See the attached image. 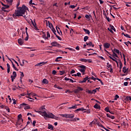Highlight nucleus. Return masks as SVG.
Here are the masks:
<instances>
[{"mask_svg":"<svg viewBox=\"0 0 131 131\" xmlns=\"http://www.w3.org/2000/svg\"><path fill=\"white\" fill-rule=\"evenodd\" d=\"M27 10H28V8L24 5L22 7L17 8L16 10H15V13L12 15V17H13L14 19H16L17 17L23 16L25 19H26V18L28 17V15H25Z\"/></svg>","mask_w":131,"mask_h":131,"instance_id":"obj_1","label":"nucleus"},{"mask_svg":"<svg viewBox=\"0 0 131 131\" xmlns=\"http://www.w3.org/2000/svg\"><path fill=\"white\" fill-rule=\"evenodd\" d=\"M45 119H47V118H51L52 119H58V117L55 116L52 113H47V112H45L44 115L43 116Z\"/></svg>","mask_w":131,"mask_h":131,"instance_id":"obj_2","label":"nucleus"},{"mask_svg":"<svg viewBox=\"0 0 131 131\" xmlns=\"http://www.w3.org/2000/svg\"><path fill=\"white\" fill-rule=\"evenodd\" d=\"M1 4L3 6V7H2V11H4V12H10V10H6V9H9L10 6L8 5H5L3 2H1Z\"/></svg>","mask_w":131,"mask_h":131,"instance_id":"obj_3","label":"nucleus"},{"mask_svg":"<svg viewBox=\"0 0 131 131\" xmlns=\"http://www.w3.org/2000/svg\"><path fill=\"white\" fill-rule=\"evenodd\" d=\"M60 116H62V117H64L65 118H74V115L73 114H61L60 115Z\"/></svg>","mask_w":131,"mask_h":131,"instance_id":"obj_4","label":"nucleus"},{"mask_svg":"<svg viewBox=\"0 0 131 131\" xmlns=\"http://www.w3.org/2000/svg\"><path fill=\"white\" fill-rule=\"evenodd\" d=\"M79 68H80L79 69V71L80 72H85V70H86V67L83 65H81L79 66Z\"/></svg>","mask_w":131,"mask_h":131,"instance_id":"obj_5","label":"nucleus"},{"mask_svg":"<svg viewBox=\"0 0 131 131\" xmlns=\"http://www.w3.org/2000/svg\"><path fill=\"white\" fill-rule=\"evenodd\" d=\"M46 26H48V25L49 28L52 29V28H54V27H53V24H52V23H50V21L46 20Z\"/></svg>","mask_w":131,"mask_h":131,"instance_id":"obj_6","label":"nucleus"},{"mask_svg":"<svg viewBox=\"0 0 131 131\" xmlns=\"http://www.w3.org/2000/svg\"><path fill=\"white\" fill-rule=\"evenodd\" d=\"M20 106H24V109L26 110V109H30V106H29V105L26 103H21L20 104Z\"/></svg>","mask_w":131,"mask_h":131,"instance_id":"obj_7","label":"nucleus"},{"mask_svg":"<svg viewBox=\"0 0 131 131\" xmlns=\"http://www.w3.org/2000/svg\"><path fill=\"white\" fill-rule=\"evenodd\" d=\"M28 30V28L27 27H26V33L27 35L25 39L26 41L28 40L29 38V35H28V32H27Z\"/></svg>","mask_w":131,"mask_h":131,"instance_id":"obj_8","label":"nucleus"},{"mask_svg":"<svg viewBox=\"0 0 131 131\" xmlns=\"http://www.w3.org/2000/svg\"><path fill=\"white\" fill-rule=\"evenodd\" d=\"M89 79V76H86V77L83 78V80L82 81H79V83H84V82H86V80Z\"/></svg>","mask_w":131,"mask_h":131,"instance_id":"obj_9","label":"nucleus"},{"mask_svg":"<svg viewBox=\"0 0 131 131\" xmlns=\"http://www.w3.org/2000/svg\"><path fill=\"white\" fill-rule=\"evenodd\" d=\"M122 71L123 73H127L128 72V68H126V67L124 66L123 68Z\"/></svg>","mask_w":131,"mask_h":131,"instance_id":"obj_10","label":"nucleus"},{"mask_svg":"<svg viewBox=\"0 0 131 131\" xmlns=\"http://www.w3.org/2000/svg\"><path fill=\"white\" fill-rule=\"evenodd\" d=\"M48 63V61L46 62H41L39 63L36 64L35 65V66H42V65H45V64H47Z\"/></svg>","mask_w":131,"mask_h":131,"instance_id":"obj_11","label":"nucleus"},{"mask_svg":"<svg viewBox=\"0 0 131 131\" xmlns=\"http://www.w3.org/2000/svg\"><path fill=\"white\" fill-rule=\"evenodd\" d=\"M35 112H36L37 113H39V114H40V115H41V116H43V115L45 114V111H35Z\"/></svg>","mask_w":131,"mask_h":131,"instance_id":"obj_12","label":"nucleus"},{"mask_svg":"<svg viewBox=\"0 0 131 131\" xmlns=\"http://www.w3.org/2000/svg\"><path fill=\"white\" fill-rule=\"evenodd\" d=\"M51 46H52V47H58V46H59V43H58V42L56 41H53L51 42Z\"/></svg>","mask_w":131,"mask_h":131,"instance_id":"obj_13","label":"nucleus"},{"mask_svg":"<svg viewBox=\"0 0 131 131\" xmlns=\"http://www.w3.org/2000/svg\"><path fill=\"white\" fill-rule=\"evenodd\" d=\"M110 43H104L103 44V47H104V48H105V49H109V48H110Z\"/></svg>","mask_w":131,"mask_h":131,"instance_id":"obj_14","label":"nucleus"},{"mask_svg":"<svg viewBox=\"0 0 131 131\" xmlns=\"http://www.w3.org/2000/svg\"><path fill=\"white\" fill-rule=\"evenodd\" d=\"M113 51H114L115 53H116L118 55H121V52L119 51V50L115 48Z\"/></svg>","mask_w":131,"mask_h":131,"instance_id":"obj_15","label":"nucleus"},{"mask_svg":"<svg viewBox=\"0 0 131 131\" xmlns=\"http://www.w3.org/2000/svg\"><path fill=\"white\" fill-rule=\"evenodd\" d=\"M80 104H75L74 106L68 107V109H76L77 108V106H79Z\"/></svg>","mask_w":131,"mask_h":131,"instance_id":"obj_16","label":"nucleus"},{"mask_svg":"<svg viewBox=\"0 0 131 131\" xmlns=\"http://www.w3.org/2000/svg\"><path fill=\"white\" fill-rule=\"evenodd\" d=\"M18 43L20 46H23V43H24V42L23 41V40L22 39L19 38L18 39Z\"/></svg>","mask_w":131,"mask_h":131,"instance_id":"obj_17","label":"nucleus"},{"mask_svg":"<svg viewBox=\"0 0 131 131\" xmlns=\"http://www.w3.org/2000/svg\"><path fill=\"white\" fill-rule=\"evenodd\" d=\"M85 18H86L88 21H90L91 18H92V15L86 14L85 15Z\"/></svg>","mask_w":131,"mask_h":131,"instance_id":"obj_18","label":"nucleus"},{"mask_svg":"<svg viewBox=\"0 0 131 131\" xmlns=\"http://www.w3.org/2000/svg\"><path fill=\"white\" fill-rule=\"evenodd\" d=\"M86 46H88V47H94V44L92 42V41H89V42H86Z\"/></svg>","mask_w":131,"mask_h":131,"instance_id":"obj_19","label":"nucleus"},{"mask_svg":"<svg viewBox=\"0 0 131 131\" xmlns=\"http://www.w3.org/2000/svg\"><path fill=\"white\" fill-rule=\"evenodd\" d=\"M107 117H108V118H111V119H115V117L113 115H111L109 114H106Z\"/></svg>","mask_w":131,"mask_h":131,"instance_id":"obj_20","label":"nucleus"},{"mask_svg":"<svg viewBox=\"0 0 131 131\" xmlns=\"http://www.w3.org/2000/svg\"><path fill=\"white\" fill-rule=\"evenodd\" d=\"M94 108L95 109H101V106H100L98 103H96L94 105Z\"/></svg>","mask_w":131,"mask_h":131,"instance_id":"obj_21","label":"nucleus"},{"mask_svg":"<svg viewBox=\"0 0 131 131\" xmlns=\"http://www.w3.org/2000/svg\"><path fill=\"white\" fill-rule=\"evenodd\" d=\"M83 31H84V32L86 34H89V35H90L91 32H90V30L86 29H83Z\"/></svg>","mask_w":131,"mask_h":131,"instance_id":"obj_22","label":"nucleus"},{"mask_svg":"<svg viewBox=\"0 0 131 131\" xmlns=\"http://www.w3.org/2000/svg\"><path fill=\"white\" fill-rule=\"evenodd\" d=\"M48 129H51V130H54V127L50 124H48Z\"/></svg>","mask_w":131,"mask_h":131,"instance_id":"obj_23","label":"nucleus"},{"mask_svg":"<svg viewBox=\"0 0 131 131\" xmlns=\"http://www.w3.org/2000/svg\"><path fill=\"white\" fill-rule=\"evenodd\" d=\"M61 59H63V57L61 56L58 57L55 59V61L56 62H60V61H61Z\"/></svg>","mask_w":131,"mask_h":131,"instance_id":"obj_24","label":"nucleus"},{"mask_svg":"<svg viewBox=\"0 0 131 131\" xmlns=\"http://www.w3.org/2000/svg\"><path fill=\"white\" fill-rule=\"evenodd\" d=\"M42 83L45 84H48V83H49V81L47 79H43L42 80Z\"/></svg>","mask_w":131,"mask_h":131,"instance_id":"obj_25","label":"nucleus"},{"mask_svg":"<svg viewBox=\"0 0 131 131\" xmlns=\"http://www.w3.org/2000/svg\"><path fill=\"white\" fill-rule=\"evenodd\" d=\"M84 110H86V109H85L83 107L79 108L75 110V112L76 111H84Z\"/></svg>","mask_w":131,"mask_h":131,"instance_id":"obj_26","label":"nucleus"},{"mask_svg":"<svg viewBox=\"0 0 131 131\" xmlns=\"http://www.w3.org/2000/svg\"><path fill=\"white\" fill-rule=\"evenodd\" d=\"M6 2L8 4V5H12L13 3V0H5Z\"/></svg>","mask_w":131,"mask_h":131,"instance_id":"obj_27","label":"nucleus"},{"mask_svg":"<svg viewBox=\"0 0 131 131\" xmlns=\"http://www.w3.org/2000/svg\"><path fill=\"white\" fill-rule=\"evenodd\" d=\"M39 110H40V111H42V112H43V110H46V108H45V105H42L39 108Z\"/></svg>","mask_w":131,"mask_h":131,"instance_id":"obj_28","label":"nucleus"},{"mask_svg":"<svg viewBox=\"0 0 131 131\" xmlns=\"http://www.w3.org/2000/svg\"><path fill=\"white\" fill-rule=\"evenodd\" d=\"M109 58L113 60V61H114V62H117V59L116 57H113L112 56H110Z\"/></svg>","mask_w":131,"mask_h":131,"instance_id":"obj_29","label":"nucleus"},{"mask_svg":"<svg viewBox=\"0 0 131 131\" xmlns=\"http://www.w3.org/2000/svg\"><path fill=\"white\" fill-rule=\"evenodd\" d=\"M12 77H14L16 78L17 77V73L16 72H13L12 75L11 76Z\"/></svg>","mask_w":131,"mask_h":131,"instance_id":"obj_30","label":"nucleus"},{"mask_svg":"<svg viewBox=\"0 0 131 131\" xmlns=\"http://www.w3.org/2000/svg\"><path fill=\"white\" fill-rule=\"evenodd\" d=\"M113 52V55H112V57L113 58H114V57H116V58H118V55H117V54H116L115 53V52H114L113 51H112Z\"/></svg>","mask_w":131,"mask_h":131,"instance_id":"obj_31","label":"nucleus"},{"mask_svg":"<svg viewBox=\"0 0 131 131\" xmlns=\"http://www.w3.org/2000/svg\"><path fill=\"white\" fill-rule=\"evenodd\" d=\"M119 69H122V62H121V60H119Z\"/></svg>","mask_w":131,"mask_h":131,"instance_id":"obj_32","label":"nucleus"},{"mask_svg":"<svg viewBox=\"0 0 131 131\" xmlns=\"http://www.w3.org/2000/svg\"><path fill=\"white\" fill-rule=\"evenodd\" d=\"M51 30H52V32L54 33V34H55V35H57V34L56 33V30L54 28H52L51 29Z\"/></svg>","mask_w":131,"mask_h":131,"instance_id":"obj_33","label":"nucleus"},{"mask_svg":"<svg viewBox=\"0 0 131 131\" xmlns=\"http://www.w3.org/2000/svg\"><path fill=\"white\" fill-rule=\"evenodd\" d=\"M47 37L45 38L46 39H48L49 37H51V35L50 34V32L49 31L47 32Z\"/></svg>","mask_w":131,"mask_h":131,"instance_id":"obj_34","label":"nucleus"},{"mask_svg":"<svg viewBox=\"0 0 131 131\" xmlns=\"http://www.w3.org/2000/svg\"><path fill=\"white\" fill-rule=\"evenodd\" d=\"M80 61H81V62H88V59H84V58H81L80 59Z\"/></svg>","mask_w":131,"mask_h":131,"instance_id":"obj_35","label":"nucleus"},{"mask_svg":"<svg viewBox=\"0 0 131 131\" xmlns=\"http://www.w3.org/2000/svg\"><path fill=\"white\" fill-rule=\"evenodd\" d=\"M111 28L112 30L114 31V32H116V29H115V28H114V26H111Z\"/></svg>","mask_w":131,"mask_h":131,"instance_id":"obj_36","label":"nucleus"},{"mask_svg":"<svg viewBox=\"0 0 131 131\" xmlns=\"http://www.w3.org/2000/svg\"><path fill=\"white\" fill-rule=\"evenodd\" d=\"M77 90L79 92L83 91V88H81V87H77Z\"/></svg>","mask_w":131,"mask_h":131,"instance_id":"obj_37","label":"nucleus"},{"mask_svg":"<svg viewBox=\"0 0 131 131\" xmlns=\"http://www.w3.org/2000/svg\"><path fill=\"white\" fill-rule=\"evenodd\" d=\"M17 118H18V120H20V119H22V115L19 114L17 116Z\"/></svg>","mask_w":131,"mask_h":131,"instance_id":"obj_38","label":"nucleus"},{"mask_svg":"<svg viewBox=\"0 0 131 131\" xmlns=\"http://www.w3.org/2000/svg\"><path fill=\"white\" fill-rule=\"evenodd\" d=\"M124 44L127 46V47H128V44L131 45V42L129 41H128L127 42H124Z\"/></svg>","mask_w":131,"mask_h":131,"instance_id":"obj_39","label":"nucleus"},{"mask_svg":"<svg viewBox=\"0 0 131 131\" xmlns=\"http://www.w3.org/2000/svg\"><path fill=\"white\" fill-rule=\"evenodd\" d=\"M89 39V36H85L84 37V41H86Z\"/></svg>","mask_w":131,"mask_h":131,"instance_id":"obj_40","label":"nucleus"},{"mask_svg":"<svg viewBox=\"0 0 131 131\" xmlns=\"http://www.w3.org/2000/svg\"><path fill=\"white\" fill-rule=\"evenodd\" d=\"M20 78L22 79L23 78V77H24V73H23V72H20Z\"/></svg>","mask_w":131,"mask_h":131,"instance_id":"obj_41","label":"nucleus"},{"mask_svg":"<svg viewBox=\"0 0 131 131\" xmlns=\"http://www.w3.org/2000/svg\"><path fill=\"white\" fill-rule=\"evenodd\" d=\"M68 50H69L70 51H72L73 52H75V49L71 48H67Z\"/></svg>","mask_w":131,"mask_h":131,"instance_id":"obj_42","label":"nucleus"},{"mask_svg":"<svg viewBox=\"0 0 131 131\" xmlns=\"http://www.w3.org/2000/svg\"><path fill=\"white\" fill-rule=\"evenodd\" d=\"M104 110L106 112H110V110H109V107H105Z\"/></svg>","mask_w":131,"mask_h":131,"instance_id":"obj_43","label":"nucleus"},{"mask_svg":"<svg viewBox=\"0 0 131 131\" xmlns=\"http://www.w3.org/2000/svg\"><path fill=\"white\" fill-rule=\"evenodd\" d=\"M105 18L108 22H110V21H111V18H109V17L106 16Z\"/></svg>","mask_w":131,"mask_h":131,"instance_id":"obj_44","label":"nucleus"},{"mask_svg":"<svg viewBox=\"0 0 131 131\" xmlns=\"http://www.w3.org/2000/svg\"><path fill=\"white\" fill-rule=\"evenodd\" d=\"M124 36H125V37H127V38H130V36H129V35L128 34H124Z\"/></svg>","mask_w":131,"mask_h":131,"instance_id":"obj_45","label":"nucleus"},{"mask_svg":"<svg viewBox=\"0 0 131 131\" xmlns=\"http://www.w3.org/2000/svg\"><path fill=\"white\" fill-rule=\"evenodd\" d=\"M118 98H119V96H118V95H116L115 96L114 100L115 101H116V100H117V99H118Z\"/></svg>","mask_w":131,"mask_h":131,"instance_id":"obj_46","label":"nucleus"},{"mask_svg":"<svg viewBox=\"0 0 131 131\" xmlns=\"http://www.w3.org/2000/svg\"><path fill=\"white\" fill-rule=\"evenodd\" d=\"M107 67H108V68H112V66L111 65V64H110V63H109V62H107Z\"/></svg>","mask_w":131,"mask_h":131,"instance_id":"obj_47","label":"nucleus"},{"mask_svg":"<svg viewBox=\"0 0 131 131\" xmlns=\"http://www.w3.org/2000/svg\"><path fill=\"white\" fill-rule=\"evenodd\" d=\"M101 127L104 128V129H105L106 131H110V130H109L108 129L105 128L104 126H103V125H101Z\"/></svg>","mask_w":131,"mask_h":131,"instance_id":"obj_48","label":"nucleus"},{"mask_svg":"<svg viewBox=\"0 0 131 131\" xmlns=\"http://www.w3.org/2000/svg\"><path fill=\"white\" fill-rule=\"evenodd\" d=\"M13 68H14V69H15V70H16V71H18V69L17 68H16V67L15 66V64H13V66H12Z\"/></svg>","mask_w":131,"mask_h":131,"instance_id":"obj_49","label":"nucleus"},{"mask_svg":"<svg viewBox=\"0 0 131 131\" xmlns=\"http://www.w3.org/2000/svg\"><path fill=\"white\" fill-rule=\"evenodd\" d=\"M25 62V60H22V63H20V66H24Z\"/></svg>","mask_w":131,"mask_h":131,"instance_id":"obj_50","label":"nucleus"},{"mask_svg":"<svg viewBox=\"0 0 131 131\" xmlns=\"http://www.w3.org/2000/svg\"><path fill=\"white\" fill-rule=\"evenodd\" d=\"M55 36L57 37V38H58L59 40H62V38H60V36H58L57 35H55Z\"/></svg>","mask_w":131,"mask_h":131,"instance_id":"obj_51","label":"nucleus"},{"mask_svg":"<svg viewBox=\"0 0 131 131\" xmlns=\"http://www.w3.org/2000/svg\"><path fill=\"white\" fill-rule=\"evenodd\" d=\"M70 8H71V9H74V8H76V6L75 5H71L70 6Z\"/></svg>","mask_w":131,"mask_h":131,"instance_id":"obj_52","label":"nucleus"},{"mask_svg":"<svg viewBox=\"0 0 131 131\" xmlns=\"http://www.w3.org/2000/svg\"><path fill=\"white\" fill-rule=\"evenodd\" d=\"M91 79H92L93 80H94V81H96V80H97V78H95L94 76H92Z\"/></svg>","mask_w":131,"mask_h":131,"instance_id":"obj_53","label":"nucleus"},{"mask_svg":"<svg viewBox=\"0 0 131 131\" xmlns=\"http://www.w3.org/2000/svg\"><path fill=\"white\" fill-rule=\"evenodd\" d=\"M36 123V120H34V121H33V123H32L33 126H35Z\"/></svg>","mask_w":131,"mask_h":131,"instance_id":"obj_54","label":"nucleus"},{"mask_svg":"<svg viewBox=\"0 0 131 131\" xmlns=\"http://www.w3.org/2000/svg\"><path fill=\"white\" fill-rule=\"evenodd\" d=\"M64 73H65V72L64 71H60V75H63V74H64Z\"/></svg>","mask_w":131,"mask_h":131,"instance_id":"obj_55","label":"nucleus"},{"mask_svg":"<svg viewBox=\"0 0 131 131\" xmlns=\"http://www.w3.org/2000/svg\"><path fill=\"white\" fill-rule=\"evenodd\" d=\"M32 24H33L34 27H35V28H36V29H37V28L36 27V23H32Z\"/></svg>","mask_w":131,"mask_h":131,"instance_id":"obj_56","label":"nucleus"},{"mask_svg":"<svg viewBox=\"0 0 131 131\" xmlns=\"http://www.w3.org/2000/svg\"><path fill=\"white\" fill-rule=\"evenodd\" d=\"M86 93H88V94H92L93 93V92H92V91H91V90H87L86 91Z\"/></svg>","mask_w":131,"mask_h":131,"instance_id":"obj_57","label":"nucleus"},{"mask_svg":"<svg viewBox=\"0 0 131 131\" xmlns=\"http://www.w3.org/2000/svg\"><path fill=\"white\" fill-rule=\"evenodd\" d=\"M92 94H95V93H97L96 89H94V90H92Z\"/></svg>","mask_w":131,"mask_h":131,"instance_id":"obj_58","label":"nucleus"},{"mask_svg":"<svg viewBox=\"0 0 131 131\" xmlns=\"http://www.w3.org/2000/svg\"><path fill=\"white\" fill-rule=\"evenodd\" d=\"M19 6H20V1L18 2V3L16 4V8L18 9L19 8Z\"/></svg>","mask_w":131,"mask_h":131,"instance_id":"obj_59","label":"nucleus"},{"mask_svg":"<svg viewBox=\"0 0 131 131\" xmlns=\"http://www.w3.org/2000/svg\"><path fill=\"white\" fill-rule=\"evenodd\" d=\"M123 84H124V85L125 86H127V85L128 84V82H124Z\"/></svg>","mask_w":131,"mask_h":131,"instance_id":"obj_60","label":"nucleus"},{"mask_svg":"<svg viewBox=\"0 0 131 131\" xmlns=\"http://www.w3.org/2000/svg\"><path fill=\"white\" fill-rule=\"evenodd\" d=\"M77 76L81 77V74L79 72L77 73Z\"/></svg>","mask_w":131,"mask_h":131,"instance_id":"obj_61","label":"nucleus"},{"mask_svg":"<svg viewBox=\"0 0 131 131\" xmlns=\"http://www.w3.org/2000/svg\"><path fill=\"white\" fill-rule=\"evenodd\" d=\"M56 73H57V72L56 71V70H53L52 71V74H53L54 75H55Z\"/></svg>","mask_w":131,"mask_h":131,"instance_id":"obj_62","label":"nucleus"},{"mask_svg":"<svg viewBox=\"0 0 131 131\" xmlns=\"http://www.w3.org/2000/svg\"><path fill=\"white\" fill-rule=\"evenodd\" d=\"M32 2H33L32 0L30 1L29 2L30 5H35V4L32 3Z\"/></svg>","mask_w":131,"mask_h":131,"instance_id":"obj_63","label":"nucleus"},{"mask_svg":"<svg viewBox=\"0 0 131 131\" xmlns=\"http://www.w3.org/2000/svg\"><path fill=\"white\" fill-rule=\"evenodd\" d=\"M127 100H129L131 101V97L130 96H127L126 97Z\"/></svg>","mask_w":131,"mask_h":131,"instance_id":"obj_64","label":"nucleus"}]
</instances>
